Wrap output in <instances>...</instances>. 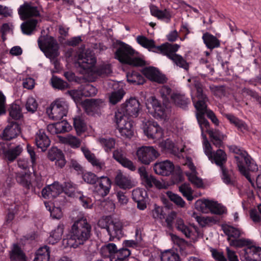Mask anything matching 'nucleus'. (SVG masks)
<instances>
[{
	"label": "nucleus",
	"mask_w": 261,
	"mask_h": 261,
	"mask_svg": "<svg viewBox=\"0 0 261 261\" xmlns=\"http://www.w3.org/2000/svg\"><path fill=\"white\" fill-rule=\"evenodd\" d=\"M63 191V186L56 181L44 188L42 190V195L44 198H54Z\"/></svg>",
	"instance_id": "19"
},
{
	"label": "nucleus",
	"mask_w": 261,
	"mask_h": 261,
	"mask_svg": "<svg viewBox=\"0 0 261 261\" xmlns=\"http://www.w3.org/2000/svg\"><path fill=\"white\" fill-rule=\"evenodd\" d=\"M21 133L20 125L16 122H9L3 132V138L11 140L17 137Z\"/></svg>",
	"instance_id": "18"
},
{
	"label": "nucleus",
	"mask_w": 261,
	"mask_h": 261,
	"mask_svg": "<svg viewBox=\"0 0 261 261\" xmlns=\"http://www.w3.org/2000/svg\"><path fill=\"white\" fill-rule=\"evenodd\" d=\"M122 223L119 221L112 220L108 226L107 230L110 235V240L112 241L114 238H119L122 233Z\"/></svg>",
	"instance_id": "26"
},
{
	"label": "nucleus",
	"mask_w": 261,
	"mask_h": 261,
	"mask_svg": "<svg viewBox=\"0 0 261 261\" xmlns=\"http://www.w3.org/2000/svg\"><path fill=\"white\" fill-rule=\"evenodd\" d=\"M195 88L196 90V95L195 97H192V101L194 103V107L196 108L197 103H201L204 102L205 105V108L204 109L203 113L204 115H206V116L210 119L211 121L216 125L218 126L219 124V121L216 116L214 112L211 110H207L206 101L208 100L206 95L203 93V85L201 82L199 80H195L193 83Z\"/></svg>",
	"instance_id": "5"
},
{
	"label": "nucleus",
	"mask_w": 261,
	"mask_h": 261,
	"mask_svg": "<svg viewBox=\"0 0 261 261\" xmlns=\"http://www.w3.org/2000/svg\"><path fill=\"white\" fill-rule=\"evenodd\" d=\"M154 172L160 175L168 176L174 170V164H154Z\"/></svg>",
	"instance_id": "32"
},
{
	"label": "nucleus",
	"mask_w": 261,
	"mask_h": 261,
	"mask_svg": "<svg viewBox=\"0 0 261 261\" xmlns=\"http://www.w3.org/2000/svg\"><path fill=\"white\" fill-rule=\"evenodd\" d=\"M144 134L148 138L159 139L162 136L161 127L156 122L148 121L144 126Z\"/></svg>",
	"instance_id": "14"
},
{
	"label": "nucleus",
	"mask_w": 261,
	"mask_h": 261,
	"mask_svg": "<svg viewBox=\"0 0 261 261\" xmlns=\"http://www.w3.org/2000/svg\"><path fill=\"white\" fill-rule=\"evenodd\" d=\"M222 229L226 235L227 236V240L232 241V239H238L240 237V230L229 225H223Z\"/></svg>",
	"instance_id": "37"
},
{
	"label": "nucleus",
	"mask_w": 261,
	"mask_h": 261,
	"mask_svg": "<svg viewBox=\"0 0 261 261\" xmlns=\"http://www.w3.org/2000/svg\"><path fill=\"white\" fill-rule=\"evenodd\" d=\"M171 99L175 106L183 110H187L188 105L190 103V100L185 94L180 93H173L171 96Z\"/></svg>",
	"instance_id": "29"
},
{
	"label": "nucleus",
	"mask_w": 261,
	"mask_h": 261,
	"mask_svg": "<svg viewBox=\"0 0 261 261\" xmlns=\"http://www.w3.org/2000/svg\"><path fill=\"white\" fill-rule=\"evenodd\" d=\"M23 150L21 145H18L14 147L9 149L6 152L5 157L10 162L14 161L22 152Z\"/></svg>",
	"instance_id": "36"
},
{
	"label": "nucleus",
	"mask_w": 261,
	"mask_h": 261,
	"mask_svg": "<svg viewBox=\"0 0 261 261\" xmlns=\"http://www.w3.org/2000/svg\"><path fill=\"white\" fill-rule=\"evenodd\" d=\"M220 166L222 173V179L224 182L227 185H231L233 181L231 179L233 171L231 169H227L224 164H218Z\"/></svg>",
	"instance_id": "43"
},
{
	"label": "nucleus",
	"mask_w": 261,
	"mask_h": 261,
	"mask_svg": "<svg viewBox=\"0 0 261 261\" xmlns=\"http://www.w3.org/2000/svg\"><path fill=\"white\" fill-rule=\"evenodd\" d=\"M115 182L120 188L123 190L130 189L135 186L130 178L123 175L121 172L117 173L115 178Z\"/></svg>",
	"instance_id": "27"
},
{
	"label": "nucleus",
	"mask_w": 261,
	"mask_h": 261,
	"mask_svg": "<svg viewBox=\"0 0 261 261\" xmlns=\"http://www.w3.org/2000/svg\"><path fill=\"white\" fill-rule=\"evenodd\" d=\"M98 185L95 187L97 192L102 197L106 196L110 192L111 187V181L110 178L106 176H101L97 180Z\"/></svg>",
	"instance_id": "23"
},
{
	"label": "nucleus",
	"mask_w": 261,
	"mask_h": 261,
	"mask_svg": "<svg viewBox=\"0 0 261 261\" xmlns=\"http://www.w3.org/2000/svg\"><path fill=\"white\" fill-rule=\"evenodd\" d=\"M251 242L248 240L245 239H234L232 241H229V244L231 246H234L237 248H241L246 246H248L250 244Z\"/></svg>",
	"instance_id": "60"
},
{
	"label": "nucleus",
	"mask_w": 261,
	"mask_h": 261,
	"mask_svg": "<svg viewBox=\"0 0 261 261\" xmlns=\"http://www.w3.org/2000/svg\"><path fill=\"white\" fill-rule=\"evenodd\" d=\"M256 250V247L254 246H249L241 251V255L244 257L245 259L249 261H252L254 256V251Z\"/></svg>",
	"instance_id": "55"
},
{
	"label": "nucleus",
	"mask_w": 261,
	"mask_h": 261,
	"mask_svg": "<svg viewBox=\"0 0 261 261\" xmlns=\"http://www.w3.org/2000/svg\"><path fill=\"white\" fill-rule=\"evenodd\" d=\"M179 190L188 200L192 201L193 199L192 195L193 191L189 184L184 183L182 184L179 187Z\"/></svg>",
	"instance_id": "49"
},
{
	"label": "nucleus",
	"mask_w": 261,
	"mask_h": 261,
	"mask_svg": "<svg viewBox=\"0 0 261 261\" xmlns=\"http://www.w3.org/2000/svg\"><path fill=\"white\" fill-rule=\"evenodd\" d=\"M85 48L84 45L80 48L77 64L85 72H89L92 71L96 64V59L90 51L86 50L84 52Z\"/></svg>",
	"instance_id": "8"
},
{
	"label": "nucleus",
	"mask_w": 261,
	"mask_h": 261,
	"mask_svg": "<svg viewBox=\"0 0 261 261\" xmlns=\"http://www.w3.org/2000/svg\"><path fill=\"white\" fill-rule=\"evenodd\" d=\"M138 172L141 177L143 184L147 189H150L153 187L154 177L149 175L146 171L144 166H141L138 169Z\"/></svg>",
	"instance_id": "31"
},
{
	"label": "nucleus",
	"mask_w": 261,
	"mask_h": 261,
	"mask_svg": "<svg viewBox=\"0 0 261 261\" xmlns=\"http://www.w3.org/2000/svg\"><path fill=\"white\" fill-rule=\"evenodd\" d=\"M95 72L100 76H108L112 73L111 67L110 64H102L97 67Z\"/></svg>",
	"instance_id": "52"
},
{
	"label": "nucleus",
	"mask_w": 261,
	"mask_h": 261,
	"mask_svg": "<svg viewBox=\"0 0 261 261\" xmlns=\"http://www.w3.org/2000/svg\"><path fill=\"white\" fill-rule=\"evenodd\" d=\"M98 142L106 152L110 151L115 147L116 141L113 138H99Z\"/></svg>",
	"instance_id": "41"
},
{
	"label": "nucleus",
	"mask_w": 261,
	"mask_h": 261,
	"mask_svg": "<svg viewBox=\"0 0 261 261\" xmlns=\"http://www.w3.org/2000/svg\"><path fill=\"white\" fill-rule=\"evenodd\" d=\"M202 138H203V149L205 154L209 159H211L214 152L212 151V147L207 140L206 135L203 136Z\"/></svg>",
	"instance_id": "64"
},
{
	"label": "nucleus",
	"mask_w": 261,
	"mask_h": 261,
	"mask_svg": "<svg viewBox=\"0 0 261 261\" xmlns=\"http://www.w3.org/2000/svg\"><path fill=\"white\" fill-rule=\"evenodd\" d=\"M50 81L52 87L55 89L63 90L69 88V84L57 76L53 75Z\"/></svg>",
	"instance_id": "42"
},
{
	"label": "nucleus",
	"mask_w": 261,
	"mask_h": 261,
	"mask_svg": "<svg viewBox=\"0 0 261 261\" xmlns=\"http://www.w3.org/2000/svg\"><path fill=\"white\" fill-rule=\"evenodd\" d=\"M83 179L87 183L94 185L96 183L98 178L97 177L95 174L88 172L83 175Z\"/></svg>",
	"instance_id": "63"
},
{
	"label": "nucleus",
	"mask_w": 261,
	"mask_h": 261,
	"mask_svg": "<svg viewBox=\"0 0 261 261\" xmlns=\"http://www.w3.org/2000/svg\"><path fill=\"white\" fill-rule=\"evenodd\" d=\"M196 206H199L202 213L206 214L210 211L211 213L221 215L225 213V208L220 204L214 201L205 199L203 201L198 200Z\"/></svg>",
	"instance_id": "10"
},
{
	"label": "nucleus",
	"mask_w": 261,
	"mask_h": 261,
	"mask_svg": "<svg viewBox=\"0 0 261 261\" xmlns=\"http://www.w3.org/2000/svg\"><path fill=\"white\" fill-rule=\"evenodd\" d=\"M47 130L53 134H61L70 130V125L66 121H61L47 126Z\"/></svg>",
	"instance_id": "28"
},
{
	"label": "nucleus",
	"mask_w": 261,
	"mask_h": 261,
	"mask_svg": "<svg viewBox=\"0 0 261 261\" xmlns=\"http://www.w3.org/2000/svg\"><path fill=\"white\" fill-rule=\"evenodd\" d=\"M202 39L207 48L213 50L220 46V41L218 38L208 32L203 34Z\"/></svg>",
	"instance_id": "25"
},
{
	"label": "nucleus",
	"mask_w": 261,
	"mask_h": 261,
	"mask_svg": "<svg viewBox=\"0 0 261 261\" xmlns=\"http://www.w3.org/2000/svg\"><path fill=\"white\" fill-rule=\"evenodd\" d=\"M205 105L203 102L201 103H197L196 109L197 111L196 118L201 129V136L206 135L204 133L208 134L210 137L216 147H220L223 144V141L225 139L226 136L221 133L219 130L211 129L210 124L207 119L204 117V109Z\"/></svg>",
	"instance_id": "4"
},
{
	"label": "nucleus",
	"mask_w": 261,
	"mask_h": 261,
	"mask_svg": "<svg viewBox=\"0 0 261 261\" xmlns=\"http://www.w3.org/2000/svg\"><path fill=\"white\" fill-rule=\"evenodd\" d=\"M227 156L224 151L219 149L216 152H214L211 159H209L211 162H214V163H223L226 161Z\"/></svg>",
	"instance_id": "46"
},
{
	"label": "nucleus",
	"mask_w": 261,
	"mask_h": 261,
	"mask_svg": "<svg viewBox=\"0 0 261 261\" xmlns=\"http://www.w3.org/2000/svg\"><path fill=\"white\" fill-rule=\"evenodd\" d=\"M162 146L165 151L168 152L175 157L180 159H184L186 153L184 151V148L179 149L177 145L171 140L168 139L162 143Z\"/></svg>",
	"instance_id": "15"
},
{
	"label": "nucleus",
	"mask_w": 261,
	"mask_h": 261,
	"mask_svg": "<svg viewBox=\"0 0 261 261\" xmlns=\"http://www.w3.org/2000/svg\"><path fill=\"white\" fill-rule=\"evenodd\" d=\"M146 196V192L142 189L137 188L132 191V198L135 202L145 199Z\"/></svg>",
	"instance_id": "54"
},
{
	"label": "nucleus",
	"mask_w": 261,
	"mask_h": 261,
	"mask_svg": "<svg viewBox=\"0 0 261 261\" xmlns=\"http://www.w3.org/2000/svg\"><path fill=\"white\" fill-rule=\"evenodd\" d=\"M48 159L51 161H64V155L62 151L57 147H53L48 152Z\"/></svg>",
	"instance_id": "39"
},
{
	"label": "nucleus",
	"mask_w": 261,
	"mask_h": 261,
	"mask_svg": "<svg viewBox=\"0 0 261 261\" xmlns=\"http://www.w3.org/2000/svg\"><path fill=\"white\" fill-rule=\"evenodd\" d=\"M64 231V225L60 224L58 226L54 231L51 232L50 237L55 239V241H58L60 240Z\"/></svg>",
	"instance_id": "62"
},
{
	"label": "nucleus",
	"mask_w": 261,
	"mask_h": 261,
	"mask_svg": "<svg viewBox=\"0 0 261 261\" xmlns=\"http://www.w3.org/2000/svg\"><path fill=\"white\" fill-rule=\"evenodd\" d=\"M127 81L134 85H142L145 80L144 77L138 71L132 70L126 74Z\"/></svg>",
	"instance_id": "33"
},
{
	"label": "nucleus",
	"mask_w": 261,
	"mask_h": 261,
	"mask_svg": "<svg viewBox=\"0 0 261 261\" xmlns=\"http://www.w3.org/2000/svg\"><path fill=\"white\" fill-rule=\"evenodd\" d=\"M37 107L38 104L35 98L30 97L27 99L25 108L28 111L33 113L36 111Z\"/></svg>",
	"instance_id": "61"
},
{
	"label": "nucleus",
	"mask_w": 261,
	"mask_h": 261,
	"mask_svg": "<svg viewBox=\"0 0 261 261\" xmlns=\"http://www.w3.org/2000/svg\"><path fill=\"white\" fill-rule=\"evenodd\" d=\"M179 47L180 46L177 44L168 43L162 55L166 56L168 59L172 60L177 66L187 71L189 68L188 63L181 55L176 54V52L178 50Z\"/></svg>",
	"instance_id": "7"
},
{
	"label": "nucleus",
	"mask_w": 261,
	"mask_h": 261,
	"mask_svg": "<svg viewBox=\"0 0 261 261\" xmlns=\"http://www.w3.org/2000/svg\"><path fill=\"white\" fill-rule=\"evenodd\" d=\"M9 116L12 119L17 120L22 117L21 109L19 105L13 103L10 105L8 109Z\"/></svg>",
	"instance_id": "38"
},
{
	"label": "nucleus",
	"mask_w": 261,
	"mask_h": 261,
	"mask_svg": "<svg viewBox=\"0 0 261 261\" xmlns=\"http://www.w3.org/2000/svg\"><path fill=\"white\" fill-rule=\"evenodd\" d=\"M118 249L115 244L109 243L101 247L100 253L102 256L108 257H109L110 255L116 254Z\"/></svg>",
	"instance_id": "44"
},
{
	"label": "nucleus",
	"mask_w": 261,
	"mask_h": 261,
	"mask_svg": "<svg viewBox=\"0 0 261 261\" xmlns=\"http://www.w3.org/2000/svg\"><path fill=\"white\" fill-rule=\"evenodd\" d=\"M113 157L119 163H133L126 158L125 152L121 149L114 150Z\"/></svg>",
	"instance_id": "48"
},
{
	"label": "nucleus",
	"mask_w": 261,
	"mask_h": 261,
	"mask_svg": "<svg viewBox=\"0 0 261 261\" xmlns=\"http://www.w3.org/2000/svg\"><path fill=\"white\" fill-rule=\"evenodd\" d=\"M67 92L75 103H80L82 101V98L84 95L80 87L77 90H68Z\"/></svg>",
	"instance_id": "58"
},
{
	"label": "nucleus",
	"mask_w": 261,
	"mask_h": 261,
	"mask_svg": "<svg viewBox=\"0 0 261 261\" xmlns=\"http://www.w3.org/2000/svg\"><path fill=\"white\" fill-rule=\"evenodd\" d=\"M137 42L142 47L147 48L149 51L162 55L166 49L168 42L163 43L161 45L156 46L153 40L149 39L144 36H138L137 37Z\"/></svg>",
	"instance_id": "13"
},
{
	"label": "nucleus",
	"mask_w": 261,
	"mask_h": 261,
	"mask_svg": "<svg viewBox=\"0 0 261 261\" xmlns=\"http://www.w3.org/2000/svg\"><path fill=\"white\" fill-rule=\"evenodd\" d=\"M140 102L135 98H130L123 103L115 113V118L117 129L121 135L130 138L134 135V122L132 118L138 117L140 108Z\"/></svg>",
	"instance_id": "1"
},
{
	"label": "nucleus",
	"mask_w": 261,
	"mask_h": 261,
	"mask_svg": "<svg viewBox=\"0 0 261 261\" xmlns=\"http://www.w3.org/2000/svg\"><path fill=\"white\" fill-rule=\"evenodd\" d=\"M189 181L198 188L203 187V183L202 179L197 176L195 174L186 173Z\"/></svg>",
	"instance_id": "59"
},
{
	"label": "nucleus",
	"mask_w": 261,
	"mask_h": 261,
	"mask_svg": "<svg viewBox=\"0 0 261 261\" xmlns=\"http://www.w3.org/2000/svg\"><path fill=\"white\" fill-rule=\"evenodd\" d=\"M18 14L22 20H26L30 17L40 16L37 7L33 6L28 3H24L19 7Z\"/></svg>",
	"instance_id": "17"
},
{
	"label": "nucleus",
	"mask_w": 261,
	"mask_h": 261,
	"mask_svg": "<svg viewBox=\"0 0 261 261\" xmlns=\"http://www.w3.org/2000/svg\"><path fill=\"white\" fill-rule=\"evenodd\" d=\"M136 155L141 163H150L158 157L159 153L152 146H142L138 148Z\"/></svg>",
	"instance_id": "11"
},
{
	"label": "nucleus",
	"mask_w": 261,
	"mask_h": 261,
	"mask_svg": "<svg viewBox=\"0 0 261 261\" xmlns=\"http://www.w3.org/2000/svg\"><path fill=\"white\" fill-rule=\"evenodd\" d=\"M166 194L170 200L174 202L176 205L181 207L185 206V202L181 197L171 191L167 192Z\"/></svg>",
	"instance_id": "56"
},
{
	"label": "nucleus",
	"mask_w": 261,
	"mask_h": 261,
	"mask_svg": "<svg viewBox=\"0 0 261 261\" xmlns=\"http://www.w3.org/2000/svg\"><path fill=\"white\" fill-rule=\"evenodd\" d=\"M117 258L111 259V261H124L125 258L128 257L130 254V251L126 248H121L118 249V251L116 253Z\"/></svg>",
	"instance_id": "53"
},
{
	"label": "nucleus",
	"mask_w": 261,
	"mask_h": 261,
	"mask_svg": "<svg viewBox=\"0 0 261 261\" xmlns=\"http://www.w3.org/2000/svg\"><path fill=\"white\" fill-rule=\"evenodd\" d=\"M149 8L152 16L156 17L159 20H165L167 23L170 21L171 14L169 9L160 10L157 6L153 5H150Z\"/></svg>",
	"instance_id": "22"
},
{
	"label": "nucleus",
	"mask_w": 261,
	"mask_h": 261,
	"mask_svg": "<svg viewBox=\"0 0 261 261\" xmlns=\"http://www.w3.org/2000/svg\"><path fill=\"white\" fill-rule=\"evenodd\" d=\"M230 123L234 125L239 129L242 130L246 129L245 123L238 118L231 114H225L224 115Z\"/></svg>",
	"instance_id": "47"
},
{
	"label": "nucleus",
	"mask_w": 261,
	"mask_h": 261,
	"mask_svg": "<svg viewBox=\"0 0 261 261\" xmlns=\"http://www.w3.org/2000/svg\"><path fill=\"white\" fill-rule=\"evenodd\" d=\"M10 258L12 260L25 261L24 254L17 244L13 245V248L10 253Z\"/></svg>",
	"instance_id": "40"
},
{
	"label": "nucleus",
	"mask_w": 261,
	"mask_h": 261,
	"mask_svg": "<svg viewBox=\"0 0 261 261\" xmlns=\"http://www.w3.org/2000/svg\"><path fill=\"white\" fill-rule=\"evenodd\" d=\"M114 47L116 48L115 58L120 63L134 67H142L145 65V61L136 56L137 52L129 45L117 40Z\"/></svg>",
	"instance_id": "3"
},
{
	"label": "nucleus",
	"mask_w": 261,
	"mask_h": 261,
	"mask_svg": "<svg viewBox=\"0 0 261 261\" xmlns=\"http://www.w3.org/2000/svg\"><path fill=\"white\" fill-rule=\"evenodd\" d=\"M18 167L24 170V172L17 173L16 179L17 182L27 189H29L32 186L31 174L35 172L34 164H18Z\"/></svg>",
	"instance_id": "9"
},
{
	"label": "nucleus",
	"mask_w": 261,
	"mask_h": 261,
	"mask_svg": "<svg viewBox=\"0 0 261 261\" xmlns=\"http://www.w3.org/2000/svg\"><path fill=\"white\" fill-rule=\"evenodd\" d=\"M158 71L156 68L150 66L143 69L142 73L146 78L152 81Z\"/></svg>",
	"instance_id": "57"
},
{
	"label": "nucleus",
	"mask_w": 261,
	"mask_h": 261,
	"mask_svg": "<svg viewBox=\"0 0 261 261\" xmlns=\"http://www.w3.org/2000/svg\"><path fill=\"white\" fill-rule=\"evenodd\" d=\"M102 105L103 101L99 99H87L84 102L86 112L88 115H99Z\"/></svg>",
	"instance_id": "16"
},
{
	"label": "nucleus",
	"mask_w": 261,
	"mask_h": 261,
	"mask_svg": "<svg viewBox=\"0 0 261 261\" xmlns=\"http://www.w3.org/2000/svg\"><path fill=\"white\" fill-rule=\"evenodd\" d=\"M125 92L122 89H119L116 91L113 92L110 97V102L113 105H115L123 98L125 94Z\"/></svg>",
	"instance_id": "51"
},
{
	"label": "nucleus",
	"mask_w": 261,
	"mask_h": 261,
	"mask_svg": "<svg viewBox=\"0 0 261 261\" xmlns=\"http://www.w3.org/2000/svg\"><path fill=\"white\" fill-rule=\"evenodd\" d=\"M49 248L45 245L37 251L34 261H49Z\"/></svg>",
	"instance_id": "35"
},
{
	"label": "nucleus",
	"mask_w": 261,
	"mask_h": 261,
	"mask_svg": "<svg viewBox=\"0 0 261 261\" xmlns=\"http://www.w3.org/2000/svg\"><path fill=\"white\" fill-rule=\"evenodd\" d=\"M38 44L40 50L47 58H55L59 56V46L57 40L53 37H46L43 41L39 39Z\"/></svg>",
	"instance_id": "6"
},
{
	"label": "nucleus",
	"mask_w": 261,
	"mask_h": 261,
	"mask_svg": "<svg viewBox=\"0 0 261 261\" xmlns=\"http://www.w3.org/2000/svg\"><path fill=\"white\" fill-rule=\"evenodd\" d=\"M238 167L239 171L249 181V182L253 185V182L249 172H256L258 170L257 164H238Z\"/></svg>",
	"instance_id": "30"
},
{
	"label": "nucleus",
	"mask_w": 261,
	"mask_h": 261,
	"mask_svg": "<svg viewBox=\"0 0 261 261\" xmlns=\"http://www.w3.org/2000/svg\"><path fill=\"white\" fill-rule=\"evenodd\" d=\"M35 143L38 148L42 151H45L50 145V141L45 130L39 129L35 135Z\"/></svg>",
	"instance_id": "21"
},
{
	"label": "nucleus",
	"mask_w": 261,
	"mask_h": 261,
	"mask_svg": "<svg viewBox=\"0 0 261 261\" xmlns=\"http://www.w3.org/2000/svg\"><path fill=\"white\" fill-rule=\"evenodd\" d=\"M73 125L77 134H81L85 130L86 123L84 120L79 116L74 118Z\"/></svg>",
	"instance_id": "50"
},
{
	"label": "nucleus",
	"mask_w": 261,
	"mask_h": 261,
	"mask_svg": "<svg viewBox=\"0 0 261 261\" xmlns=\"http://www.w3.org/2000/svg\"><path fill=\"white\" fill-rule=\"evenodd\" d=\"M231 152L235 153L234 158L237 163H252L253 159L249 155L247 151L241 149L236 145H231L229 147Z\"/></svg>",
	"instance_id": "20"
},
{
	"label": "nucleus",
	"mask_w": 261,
	"mask_h": 261,
	"mask_svg": "<svg viewBox=\"0 0 261 261\" xmlns=\"http://www.w3.org/2000/svg\"><path fill=\"white\" fill-rule=\"evenodd\" d=\"M38 20L31 19L23 22L21 24V29L22 33L27 35H31L35 30Z\"/></svg>",
	"instance_id": "34"
},
{
	"label": "nucleus",
	"mask_w": 261,
	"mask_h": 261,
	"mask_svg": "<svg viewBox=\"0 0 261 261\" xmlns=\"http://www.w3.org/2000/svg\"><path fill=\"white\" fill-rule=\"evenodd\" d=\"M91 226L86 219L74 222L66 238L62 241L65 247L76 248L82 245L90 237Z\"/></svg>",
	"instance_id": "2"
},
{
	"label": "nucleus",
	"mask_w": 261,
	"mask_h": 261,
	"mask_svg": "<svg viewBox=\"0 0 261 261\" xmlns=\"http://www.w3.org/2000/svg\"><path fill=\"white\" fill-rule=\"evenodd\" d=\"M68 109L67 102L63 99L56 100L50 106L51 117L55 120H61L66 116Z\"/></svg>",
	"instance_id": "12"
},
{
	"label": "nucleus",
	"mask_w": 261,
	"mask_h": 261,
	"mask_svg": "<svg viewBox=\"0 0 261 261\" xmlns=\"http://www.w3.org/2000/svg\"><path fill=\"white\" fill-rule=\"evenodd\" d=\"M80 88L84 97L94 96L97 92V90L96 87L90 84L82 85Z\"/></svg>",
	"instance_id": "45"
},
{
	"label": "nucleus",
	"mask_w": 261,
	"mask_h": 261,
	"mask_svg": "<svg viewBox=\"0 0 261 261\" xmlns=\"http://www.w3.org/2000/svg\"><path fill=\"white\" fill-rule=\"evenodd\" d=\"M151 105L153 110V116L156 118L164 119L166 117V107L154 97H152Z\"/></svg>",
	"instance_id": "24"
}]
</instances>
